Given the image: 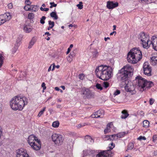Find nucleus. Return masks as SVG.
Masks as SVG:
<instances>
[{"mask_svg": "<svg viewBox=\"0 0 157 157\" xmlns=\"http://www.w3.org/2000/svg\"><path fill=\"white\" fill-rule=\"evenodd\" d=\"M28 103V99L25 97L15 96L10 101V105L14 110H22Z\"/></svg>", "mask_w": 157, "mask_h": 157, "instance_id": "1", "label": "nucleus"}, {"mask_svg": "<svg viewBox=\"0 0 157 157\" xmlns=\"http://www.w3.org/2000/svg\"><path fill=\"white\" fill-rule=\"evenodd\" d=\"M95 74L100 79L103 80H107L111 77L113 69L106 65H101L95 69Z\"/></svg>", "mask_w": 157, "mask_h": 157, "instance_id": "2", "label": "nucleus"}, {"mask_svg": "<svg viewBox=\"0 0 157 157\" xmlns=\"http://www.w3.org/2000/svg\"><path fill=\"white\" fill-rule=\"evenodd\" d=\"M142 58V52L139 48H134L130 50L127 56L128 62L132 64L136 63Z\"/></svg>", "mask_w": 157, "mask_h": 157, "instance_id": "3", "label": "nucleus"}, {"mask_svg": "<svg viewBox=\"0 0 157 157\" xmlns=\"http://www.w3.org/2000/svg\"><path fill=\"white\" fill-rule=\"evenodd\" d=\"M134 81L136 82V85L138 89L141 92L147 90L154 86L153 82L148 81L139 76L136 78Z\"/></svg>", "mask_w": 157, "mask_h": 157, "instance_id": "4", "label": "nucleus"}, {"mask_svg": "<svg viewBox=\"0 0 157 157\" xmlns=\"http://www.w3.org/2000/svg\"><path fill=\"white\" fill-rule=\"evenodd\" d=\"M138 39L144 48L148 49L149 47V37L147 34L144 32H141L138 36Z\"/></svg>", "mask_w": 157, "mask_h": 157, "instance_id": "5", "label": "nucleus"}, {"mask_svg": "<svg viewBox=\"0 0 157 157\" xmlns=\"http://www.w3.org/2000/svg\"><path fill=\"white\" fill-rule=\"evenodd\" d=\"M52 139L53 141L56 145H61L63 143L64 138L62 135L59 134H53L52 136Z\"/></svg>", "mask_w": 157, "mask_h": 157, "instance_id": "6", "label": "nucleus"}, {"mask_svg": "<svg viewBox=\"0 0 157 157\" xmlns=\"http://www.w3.org/2000/svg\"><path fill=\"white\" fill-rule=\"evenodd\" d=\"M143 71L144 75L150 76L151 75V68L147 62H145L143 65Z\"/></svg>", "mask_w": 157, "mask_h": 157, "instance_id": "7", "label": "nucleus"}, {"mask_svg": "<svg viewBox=\"0 0 157 157\" xmlns=\"http://www.w3.org/2000/svg\"><path fill=\"white\" fill-rule=\"evenodd\" d=\"M113 155L109 150L103 151L93 155V157H112Z\"/></svg>", "mask_w": 157, "mask_h": 157, "instance_id": "8", "label": "nucleus"}, {"mask_svg": "<svg viewBox=\"0 0 157 157\" xmlns=\"http://www.w3.org/2000/svg\"><path fill=\"white\" fill-rule=\"evenodd\" d=\"M123 69H121L118 73V76L123 82L126 81L128 76H130Z\"/></svg>", "mask_w": 157, "mask_h": 157, "instance_id": "9", "label": "nucleus"}, {"mask_svg": "<svg viewBox=\"0 0 157 157\" xmlns=\"http://www.w3.org/2000/svg\"><path fill=\"white\" fill-rule=\"evenodd\" d=\"M17 157H31L27 153V151L22 148H20L16 151Z\"/></svg>", "mask_w": 157, "mask_h": 157, "instance_id": "10", "label": "nucleus"}, {"mask_svg": "<svg viewBox=\"0 0 157 157\" xmlns=\"http://www.w3.org/2000/svg\"><path fill=\"white\" fill-rule=\"evenodd\" d=\"M125 89L126 91L129 92L132 95L136 93L135 87L132 83L127 84L125 87Z\"/></svg>", "mask_w": 157, "mask_h": 157, "instance_id": "11", "label": "nucleus"}, {"mask_svg": "<svg viewBox=\"0 0 157 157\" xmlns=\"http://www.w3.org/2000/svg\"><path fill=\"white\" fill-rule=\"evenodd\" d=\"M104 115V111L102 109H99L98 110L94 112L91 115V117L92 118H102Z\"/></svg>", "mask_w": 157, "mask_h": 157, "instance_id": "12", "label": "nucleus"}, {"mask_svg": "<svg viewBox=\"0 0 157 157\" xmlns=\"http://www.w3.org/2000/svg\"><path fill=\"white\" fill-rule=\"evenodd\" d=\"M39 140L37 137L33 135H31L29 136L27 141L29 144L30 146L31 145H32L35 142H36L37 140Z\"/></svg>", "mask_w": 157, "mask_h": 157, "instance_id": "13", "label": "nucleus"}, {"mask_svg": "<svg viewBox=\"0 0 157 157\" xmlns=\"http://www.w3.org/2000/svg\"><path fill=\"white\" fill-rule=\"evenodd\" d=\"M122 69H123L124 71L127 72V73L131 76L132 75L133 73L134 69L132 67L130 66L129 65H126L123 67Z\"/></svg>", "mask_w": 157, "mask_h": 157, "instance_id": "14", "label": "nucleus"}, {"mask_svg": "<svg viewBox=\"0 0 157 157\" xmlns=\"http://www.w3.org/2000/svg\"><path fill=\"white\" fill-rule=\"evenodd\" d=\"M0 17L2 21V23H3L6 21H9L11 18L9 13H6L4 14L0 15Z\"/></svg>", "mask_w": 157, "mask_h": 157, "instance_id": "15", "label": "nucleus"}, {"mask_svg": "<svg viewBox=\"0 0 157 157\" xmlns=\"http://www.w3.org/2000/svg\"><path fill=\"white\" fill-rule=\"evenodd\" d=\"M151 41L149 44V46L151 44L153 48L157 51V37L153 36L151 38Z\"/></svg>", "mask_w": 157, "mask_h": 157, "instance_id": "16", "label": "nucleus"}, {"mask_svg": "<svg viewBox=\"0 0 157 157\" xmlns=\"http://www.w3.org/2000/svg\"><path fill=\"white\" fill-rule=\"evenodd\" d=\"M36 142H35L34 144L30 146L34 150L38 151L41 148V143L40 140H37Z\"/></svg>", "mask_w": 157, "mask_h": 157, "instance_id": "17", "label": "nucleus"}, {"mask_svg": "<svg viewBox=\"0 0 157 157\" xmlns=\"http://www.w3.org/2000/svg\"><path fill=\"white\" fill-rule=\"evenodd\" d=\"M118 6V3L117 2L113 3V2L108 1L107 3V7L109 9H113Z\"/></svg>", "mask_w": 157, "mask_h": 157, "instance_id": "18", "label": "nucleus"}, {"mask_svg": "<svg viewBox=\"0 0 157 157\" xmlns=\"http://www.w3.org/2000/svg\"><path fill=\"white\" fill-rule=\"evenodd\" d=\"M81 93L87 98L90 97L91 96V92L88 89L83 88L81 90Z\"/></svg>", "mask_w": 157, "mask_h": 157, "instance_id": "19", "label": "nucleus"}, {"mask_svg": "<svg viewBox=\"0 0 157 157\" xmlns=\"http://www.w3.org/2000/svg\"><path fill=\"white\" fill-rule=\"evenodd\" d=\"M23 29L26 33H29L32 31V28L29 25H25Z\"/></svg>", "mask_w": 157, "mask_h": 157, "instance_id": "20", "label": "nucleus"}, {"mask_svg": "<svg viewBox=\"0 0 157 157\" xmlns=\"http://www.w3.org/2000/svg\"><path fill=\"white\" fill-rule=\"evenodd\" d=\"M151 63L152 65H155L157 64V56H153L151 58Z\"/></svg>", "mask_w": 157, "mask_h": 157, "instance_id": "21", "label": "nucleus"}, {"mask_svg": "<svg viewBox=\"0 0 157 157\" xmlns=\"http://www.w3.org/2000/svg\"><path fill=\"white\" fill-rule=\"evenodd\" d=\"M36 41V39L34 37H33L29 42V45L28 47V48H31L33 46L34 44V43Z\"/></svg>", "mask_w": 157, "mask_h": 157, "instance_id": "22", "label": "nucleus"}, {"mask_svg": "<svg viewBox=\"0 0 157 157\" xmlns=\"http://www.w3.org/2000/svg\"><path fill=\"white\" fill-rule=\"evenodd\" d=\"M122 113V114L121 116V118L122 119H125L129 115V114L127 111L125 110H123Z\"/></svg>", "mask_w": 157, "mask_h": 157, "instance_id": "23", "label": "nucleus"}, {"mask_svg": "<svg viewBox=\"0 0 157 157\" xmlns=\"http://www.w3.org/2000/svg\"><path fill=\"white\" fill-rule=\"evenodd\" d=\"M110 124H108L106 126V128L104 130V132L105 134L107 133L110 132Z\"/></svg>", "mask_w": 157, "mask_h": 157, "instance_id": "24", "label": "nucleus"}, {"mask_svg": "<svg viewBox=\"0 0 157 157\" xmlns=\"http://www.w3.org/2000/svg\"><path fill=\"white\" fill-rule=\"evenodd\" d=\"M51 17L53 18L55 20H57L58 19V16L56 14V13L55 12H53L50 14Z\"/></svg>", "mask_w": 157, "mask_h": 157, "instance_id": "25", "label": "nucleus"}, {"mask_svg": "<svg viewBox=\"0 0 157 157\" xmlns=\"http://www.w3.org/2000/svg\"><path fill=\"white\" fill-rule=\"evenodd\" d=\"M85 139L86 141L88 143L90 142H91L92 140H93V139L91 137L88 135L85 136Z\"/></svg>", "mask_w": 157, "mask_h": 157, "instance_id": "26", "label": "nucleus"}, {"mask_svg": "<svg viewBox=\"0 0 157 157\" xmlns=\"http://www.w3.org/2000/svg\"><path fill=\"white\" fill-rule=\"evenodd\" d=\"M125 132H122L119 133L116 135H117L118 139V138H122L124 137L125 135Z\"/></svg>", "mask_w": 157, "mask_h": 157, "instance_id": "27", "label": "nucleus"}, {"mask_svg": "<svg viewBox=\"0 0 157 157\" xmlns=\"http://www.w3.org/2000/svg\"><path fill=\"white\" fill-rule=\"evenodd\" d=\"M143 127L145 128H148L149 125V122L147 121V120H145L143 122Z\"/></svg>", "mask_w": 157, "mask_h": 157, "instance_id": "28", "label": "nucleus"}, {"mask_svg": "<svg viewBox=\"0 0 157 157\" xmlns=\"http://www.w3.org/2000/svg\"><path fill=\"white\" fill-rule=\"evenodd\" d=\"M38 6H35L34 5H32L30 6V8L31 9V11L33 12H36L37 10V8Z\"/></svg>", "mask_w": 157, "mask_h": 157, "instance_id": "29", "label": "nucleus"}, {"mask_svg": "<svg viewBox=\"0 0 157 157\" xmlns=\"http://www.w3.org/2000/svg\"><path fill=\"white\" fill-rule=\"evenodd\" d=\"M59 124V122L58 121H56L53 122L52 126L54 128H57Z\"/></svg>", "mask_w": 157, "mask_h": 157, "instance_id": "30", "label": "nucleus"}, {"mask_svg": "<svg viewBox=\"0 0 157 157\" xmlns=\"http://www.w3.org/2000/svg\"><path fill=\"white\" fill-rule=\"evenodd\" d=\"M134 147V144L133 143H130L128 146V150H131Z\"/></svg>", "mask_w": 157, "mask_h": 157, "instance_id": "31", "label": "nucleus"}, {"mask_svg": "<svg viewBox=\"0 0 157 157\" xmlns=\"http://www.w3.org/2000/svg\"><path fill=\"white\" fill-rule=\"evenodd\" d=\"M118 138L116 134H114L110 135V140H117Z\"/></svg>", "mask_w": 157, "mask_h": 157, "instance_id": "32", "label": "nucleus"}, {"mask_svg": "<svg viewBox=\"0 0 157 157\" xmlns=\"http://www.w3.org/2000/svg\"><path fill=\"white\" fill-rule=\"evenodd\" d=\"M46 109V107H44L42 110H41L39 112L38 115V116L39 117H40L43 114L44 112L45 111Z\"/></svg>", "mask_w": 157, "mask_h": 157, "instance_id": "33", "label": "nucleus"}, {"mask_svg": "<svg viewBox=\"0 0 157 157\" xmlns=\"http://www.w3.org/2000/svg\"><path fill=\"white\" fill-rule=\"evenodd\" d=\"M34 14L33 13H29L28 15V17L29 19H32L34 18Z\"/></svg>", "mask_w": 157, "mask_h": 157, "instance_id": "34", "label": "nucleus"}, {"mask_svg": "<svg viewBox=\"0 0 157 157\" xmlns=\"http://www.w3.org/2000/svg\"><path fill=\"white\" fill-rule=\"evenodd\" d=\"M4 58L1 54H0V68L2 66L3 63Z\"/></svg>", "mask_w": 157, "mask_h": 157, "instance_id": "35", "label": "nucleus"}, {"mask_svg": "<svg viewBox=\"0 0 157 157\" xmlns=\"http://www.w3.org/2000/svg\"><path fill=\"white\" fill-rule=\"evenodd\" d=\"M46 17L44 16H43L42 17L40 18V23L42 24H44L45 23V20L46 19Z\"/></svg>", "mask_w": 157, "mask_h": 157, "instance_id": "36", "label": "nucleus"}, {"mask_svg": "<svg viewBox=\"0 0 157 157\" xmlns=\"http://www.w3.org/2000/svg\"><path fill=\"white\" fill-rule=\"evenodd\" d=\"M77 6L80 9H82L83 8L82 3L81 2H79V4L77 5Z\"/></svg>", "mask_w": 157, "mask_h": 157, "instance_id": "37", "label": "nucleus"}, {"mask_svg": "<svg viewBox=\"0 0 157 157\" xmlns=\"http://www.w3.org/2000/svg\"><path fill=\"white\" fill-rule=\"evenodd\" d=\"M96 87L98 89L100 90H101L102 89V87L100 84H97L96 85Z\"/></svg>", "mask_w": 157, "mask_h": 157, "instance_id": "38", "label": "nucleus"}, {"mask_svg": "<svg viewBox=\"0 0 157 157\" xmlns=\"http://www.w3.org/2000/svg\"><path fill=\"white\" fill-rule=\"evenodd\" d=\"M85 75L83 74H81L78 75V77L80 79L82 80L84 79Z\"/></svg>", "mask_w": 157, "mask_h": 157, "instance_id": "39", "label": "nucleus"}, {"mask_svg": "<svg viewBox=\"0 0 157 157\" xmlns=\"http://www.w3.org/2000/svg\"><path fill=\"white\" fill-rule=\"evenodd\" d=\"M29 6L27 5L25 6L24 7V9L26 11H31V9L30 8V7H29Z\"/></svg>", "mask_w": 157, "mask_h": 157, "instance_id": "40", "label": "nucleus"}, {"mask_svg": "<svg viewBox=\"0 0 157 157\" xmlns=\"http://www.w3.org/2000/svg\"><path fill=\"white\" fill-rule=\"evenodd\" d=\"M153 141L154 142H157V135H154L153 136Z\"/></svg>", "mask_w": 157, "mask_h": 157, "instance_id": "41", "label": "nucleus"}, {"mask_svg": "<svg viewBox=\"0 0 157 157\" xmlns=\"http://www.w3.org/2000/svg\"><path fill=\"white\" fill-rule=\"evenodd\" d=\"M48 24L50 26H51L53 27L54 25V22L53 21H49Z\"/></svg>", "mask_w": 157, "mask_h": 157, "instance_id": "42", "label": "nucleus"}, {"mask_svg": "<svg viewBox=\"0 0 157 157\" xmlns=\"http://www.w3.org/2000/svg\"><path fill=\"white\" fill-rule=\"evenodd\" d=\"M109 83L108 82H104L103 83V86L105 88L108 87L109 86Z\"/></svg>", "mask_w": 157, "mask_h": 157, "instance_id": "43", "label": "nucleus"}, {"mask_svg": "<svg viewBox=\"0 0 157 157\" xmlns=\"http://www.w3.org/2000/svg\"><path fill=\"white\" fill-rule=\"evenodd\" d=\"M18 49V47L15 45V47L13 48L12 50L13 53H15L17 50Z\"/></svg>", "mask_w": 157, "mask_h": 157, "instance_id": "44", "label": "nucleus"}, {"mask_svg": "<svg viewBox=\"0 0 157 157\" xmlns=\"http://www.w3.org/2000/svg\"><path fill=\"white\" fill-rule=\"evenodd\" d=\"M105 137H104V139H105V140H110V136H105Z\"/></svg>", "mask_w": 157, "mask_h": 157, "instance_id": "45", "label": "nucleus"}, {"mask_svg": "<svg viewBox=\"0 0 157 157\" xmlns=\"http://www.w3.org/2000/svg\"><path fill=\"white\" fill-rule=\"evenodd\" d=\"M98 54V52L97 50H95L94 52H93V56L94 57H96Z\"/></svg>", "mask_w": 157, "mask_h": 157, "instance_id": "46", "label": "nucleus"}, {"mask_svg": "<svg viewBox=\"0 0 157 157\" xmlns=\"http://www.w3.org/2000/svg\"><path fill=\"white\" fill-rule=\"evenodd\" d=\"M40 10L42 11H47L49 10V8H43L42 7L40 8Z\"/></svg>", "mask_w": 157, "mask_h": 157, "instance_id": "47", "label": "nucleus"}, {"mask_svg": "<svg viewBox=\"0 0 157 157\" xmlns=\"http://www.w3.org/2000/svg\"><path fill=\"white\" fill-rule=\"evenodd\" d=\"M138 140H146V138L144 136H140L138 138Z\"/></svg>", "mask_w": 157, "mask_h": 157, "instance_id": "48", "label": "nucleus"}, {"mask_svg": "<svg viewBox=\"0 0 157 157\" xmlns=\"http://www.w3.org/2000/svg\"><path fill=\"white\" fill-rule=\"evenodd\" d=\"M67 59L68 61L70 63L72 61V58L71 57L70 55H69L68 57H67Z\"/></svg>", "mask_w": 157, "mask_h": 157, "instance_id": "49", "label": "nucleus"}, {"mask_svg": "<svg viewBox=\"0 0 157 157\" xmlns=\"http://www.w3.org/2000/svg\"><path fill=\"white\" fill-rule=\"evenodd\" d=\"M155 101V100L154 99H153L152 98H151L150 99V100H149V102H150V105H152L154 102Z\"/></svg>", "mask_w": 157, "mask_h": 157, "instance_id": "50", "label": "nucleus"}, {"mask_svg": "<svg viewBox=\"0 0 157 157\" xmlns=\"http://www.w3.org/2000/svg\"><path fill=\"white\" fill-rule=\"evenodd\" d=\"M115 147V144L113 143H112L111 144V146H109V150H111L112 149Z\"/></svg>", "mask_w": 157, "mask_h": 157, "instance_id": "51", "label": "nucleus"}, {"mask_svg": "<svg viewBox=\"0 0 157 157\" xmlns=\"http://www.w3.org/2000/svg\"><path fill=\"white\" fill-rule=\"evenodd\" d=\"M120 93V91L118 90H117L114 93V95L115 96L119 94Z\"/></svg>", "mask_w": 157, "mask_h": 157, "instance_id": "52", "label": "nucleus"}, {"mask_svg": "<svg viewBox=\"0 0 157 157\" xmlns=\"http://www.w3.org/2000/svg\"><path fill=\"white\" fill-rule=\"evenodd\" d=\"M25 3L27 5H30L31 4V2L29 0H26L25 1Z\"/></svg>", "mask_w": 157, "mask_h": 157, "instance_id": "53", "label": "nucleus"}, {"mask_svg": "<svg viewBox=\"0 0 157 157\" xmlns=\"http://www.w3.org/2000/svg\"><path fill=\"white\" fill-rule=\"evenodd\" d=\"M41 86L43 88V89L44 90H45L46 88V86H45V84L44 82H43L42 83Z\"/></svg>", "mask_w": 157, "mask_h": 157, "instance_id": "54", "label": "nucleus"}, {"mask_svg": "<svg viewBox=\"0 0 157 157\" xmlns=\"http://www.w3.org/2000/svg\"><path fill=\"white\" fill-rule=\"evenodd\" d=\"M50 4L54 7H55L57 6V4H55L54 2H51L50 3Z\"/></svg>", "mask_w": 157, "mask_h": 157, "instance_id": "55", "label": "nucleus"}, {"mask_svg": "<svg viewBox=\"0 0 157 157\" xmlns=\"http://www.w3.org/2000/svg\"><path fill=\"white\" fill-rule=\"evenodd\" d=\"M8 6L9 9H12L13 7L12 3H10L8 5Z\"/></svg>", "mask_w": 157, "mask_h": 157, "instance_id": "56", "label": "nucleus"}, {"mask_svg": "<svg viewBox=\"0 0 157 157\" xmlns=\"http://www.w3.org/2000/svg\"><path fill=\"white\" fill-rule=\"evenodd\" d=\"M70 55V56L72 57H73L75 56V53L74 52H71Z\"/></svg>", "mask_w": 157, "mask_h": 157, "instance_id": "57", "label": "nucleus"}, {"mask_svg": "<svg viewBox=\"0 0 157 157\" xmlns=\"http://www.w3.org/2000/svg\"><path fill=\"white\" fill-rule=\"evenodd\" d=\"M141 1V2L142 3L146 2L147 3L149 2V0H140Z\"/></svg>", "mask_w": 157, "mask_h": 157, "instance_id": "58", "label": "nucleus"}, {"mask_svg": "<svg viewBox=\"0 0 157 157\" xmlns=\"http://www.w3.org/2000/svg\"><path fill=\"white\" fill-rule=\"evenodd\" d=\"M52 65H53V67H52V71H53L54 70V69H55V67H56V66H55L54 63H53Z\"/></svg>", "mask_w": 157, "mask_h": 157, "instance_id": "59", "label": "nucleus"}, {"mask_svg": "<svg viewBox=\"0 0 157 157\" xmlns=\"http://www.w3.org/2000/svg\"><path fill=\"white\" fill-rule=\"evenodd\" d=\"M71 51V49H70V48H68L67 49V52L66 54H68L69 52H70Z\"/></svg>", "mask_w": 157, "mask_h": 157, "instance_id": "60", "label": "nucleus"}, {"mask_svg": "<svg viewBox=\"0 0 157 157\" xmlns=\"http://www.w3.org/2000/svg\"><path fill=\"white\" fill-rule=\"evenodd\" d=\"M52 65H51L49 67L48 69V71L49 72L51 70V68H52Z\"/></svg>", "mask_w": 157, "mask_h": 157, "instance_id": "61", "label": "nucleus"}, {"mask_svg": "<svg viewBox=\"0 0 157 157\" xmlns=\"http://www.w3.org/2000/svg\"><path fill=\"white\" fill-rule=\"evenodd\" d=\"M55 90L57 91H59L60 89L58 87H56L55 88Z\"/></svg>", "mask_w": 157, "mask_h": 157, "instance_id": "62", "label": "nucleus"}, {"mask_svg": "<svg viewBox=\"0 0 157 157\" xmlns=\"http://www.w3.org/2000/svg\"><path fill=\"white\" fill-rule=\"evenodd\" d=\"M48 111L50 112V113H52L53 112V109H48Z\"/></svg>", "mask_w": 157, "mask_h": 157, "instance_id": "63", "label": "nucleus"}, {"mask_svg": "<svg viewBox=\"0 0 157 157\" xmlns=\"http://www.w3.org/2000/svg\"><path fill=\"white\" fill-rule=\"evenodd\" d=\"M114 33H116V31H113L112 33H110V35L111 36H112V35H113V34Z\"/></svg>", "mask_w": 157, "mask_h": 157, "instance_id": "64", "label": "nucleus"}]
</instances>
